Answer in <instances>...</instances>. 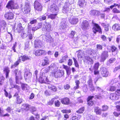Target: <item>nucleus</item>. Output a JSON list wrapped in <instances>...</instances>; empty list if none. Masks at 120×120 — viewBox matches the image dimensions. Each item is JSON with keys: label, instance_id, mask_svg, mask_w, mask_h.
<instances>
[{"label": "nucleus", "instance_id": "1", "mask_svg": "<svg viewBox=\"0 0 120 120\" xmlns=\"http://www.w3.org/2000/svg\"><path fill=\"white\" fill-rule=\"evenodd\" d=\"M30 59V58L28 56L25 55L21 56L19 57L18 60L16 61L14 64H12L11 66V68H12L16 67L21 62V60L23 61H24L27 60H29Z\"/></svg>", "mask_w": 120, "mask_h": 120}, {"label": "nucleus", "instance_id": "2", "mask_svg": "<svg viewBox=\"0 0 120 120\" xmlns=\"http://www.w3.org/2000/svg\"><path fill=\"white\" fill-rule=\"evenodd\" d=\"M96 90V91L99 92L100 93L98 95H95V99H101L104 97V96L103 95L104 92L103 89H101L100 87L98 86H95Z\"/></svg>", "mask_w": 120, "mask_h": 120}, {"label": "nucleus", "instance_id": "3", "mask_svg": "<svg viewBox=\"0 0 120 120\" xmlns=\"http://www.w3.org/2000/svg\"><path fill=\"white\" fill-rule=\"evenodd\" d=\"M6 7L8 9L12 10L14 9H17L18 6L17 4H15L14 1L11 0L9 1L6 6Z\"/></svg>", "mask_w": 120, "mask_h": 120}, {"label": "nucleus", "instance_id": "4", "mask_svg": "<svg viewBox=\"0 0 120 120\" xmlns=\"http://www.w3.org/2000/svg\"><path fill=\"white\" fill-rule=\"evenodd\" d=\"M20 7L21 10L24 13L27 14L30 12V8L29 3H26L24 8L22 7V5H21Z\"/></svg>", "mask_w": 120, "mask_h": 120}, {"label": "nucleus", "instance_id": "5", "mask_svg": "<svg viewBox=\"0 0 120 120\" xmlns=\"http://www.w3.org/2000/svg\"><path fill=\"white\" fill-rule=\"evenodd\" d=\"M14 72L15 76L16 83L18 84L19 80L22 79L21 72L20 71H18V70L16 69L14 71Z\"/></svg>", "mask_w": 120, "mask_h": 120}, {"label": "nucleus", "instance_id": "6", "mask_svg": "<svg viewBox=\"0 0 120 120\" xmlns=\"http://www.w3.org/2000/svg\"><path fill=\"white\" fill-rule=\"evenodd\" d=\"M57 68H58L56 66V65L52 63L49 66L45 68L44 71V72L47 73L49 71L50 69H51L52 72L53 71H56Z\"/></svg>", "mask_w": 120, "mask_h": 120}, {"label": "nucleus", "instance_id": "7", "mask_svg": "<svg viewBox=\"0 0 120 120\" xmlns=\"http://www.w3.org/2000/svg\"><path fill=\"white\" fill-rule=\"evenodd\" d=\"M51 25L50 23L45 22L44 23L42 30L47 32H49L51 30Z\"/></svg>", "mask_w": 120, "mask_h": 120}, {"label": "nucleus", "instance_id": "8", "mask_svg": "<svg viewBox=\"0 0 120 120\" xmlns=\"http://www.w3.org/2000/svg\"><path fill=\"white\" fill-rule=\"evenodd\" d=\"M68 27V21L66 19H63L61 21L60 27L62 29L67 28Z\"/></svg>", "mask_w": 120, "mask_h": 120}, {"label": "nucleus", "instance_id": "9", "mask_svg": "<svg viewBox=\"0 0 120 120\" xmlns=\"http://www.w3.org/2000/svg\"><path fill=\"white\" fill-rule=\"evenodd\" d=\"M81 28L83 30H85L89 29L90 25L88 21L86 20H84L81 25Z\"/></svg>", "mask_w": 120, "mask_h": 120}, {"label": "nucleus", "instance_id": "10", "mask_svg": "<svg viewBox=\"0 0 120 120\" xmlns=\"http://www.w3.org/2000/svg\"><path fill=\"white\" fill-rule=\"evenodd\" d=\"M92 22L93 24V27L92 29L93 31L94 34H96L97 32H98L100 33L101 32V29L100 26L97 24L93 23Z\"/></svg>", "mask_w": 120, "mask_h": 120}, {"label": "nucleus", "instance_id": "11", "mask_svg": "<svg viewBox=\"0 0 120 120\" xmlns=\"http://www.w3.org/2000/svg\"><path fill=\"white\" fill-rule=\"evenodd\" d=\"M34 4V7L35 10L39 11L42 10V6L40 3L37 1L36 0Z\"/></svg>", "mask_w": 120, "mask_h": 120}, {"label": "nucleus", "instance_id": "12", "mask_svg": "<svg viewBox=\"0 0 120 120\" xmlns=\"http://www.w3.org/2000/svg\"><path fill=\"white\" fill-rule=\"evenodd\" d=\"M52 72L54 73L55 77L56 78L60 77L64 74V71L62 70L58 71L57 70L56 71H53Z\"/></svg>", "mask_w": 120, "mask_h": 120}, {"label": "nucleus", "instance_id": "13", "mask_svg": "<svg viewBox=\"0 0 120 120\" xmlns=\"http://www.w3.org/2000/svg\"><path fill=\"white\" fill-rule=\"evenodd\" d=\"M34 45V47L36 48H40L43 46L42 42L38 39H36L35 40Z\"/></svg>", "mask_w": 120, "mask_h": 120}, {"label": "nucleus", "instance_id": "14", "mask_svg": "<svg viewBox=\"0 0 120 120\" xmlns=\"http://www.w3.org/2000/svg\"><path fill=\"white\" fill-rule=\"evenodd\" d=\"M50 11L51 12L55 13H58L59 11L58 7L55 4H53L51 5Z\"/></svg>", "mask_w": 120, "mask_h": 120}, {"label": "nucleus", "instance_id": "15", "mask_svg": "<svg viewBox=\"0 0 120 120\" xmlns=\"http://www.w3.org/2000/svg\"><path fill=\"white\" fill-rule=\"evenodd\" d=\"M5 18L7 20L12 19L14 18V15L13 13L11 12H7L4 15Z\"/></svg>", "mask_w": 120, "mask_h": 120}, {"label": "nucleus", "instance_id": "16", "mask_svg": "<svg viewBox=\"0 0 120 120\" xmlns=\"http://www.w3.org/2000/svg\"><path fill=\"white\" fill-rule=\"evenodd\" d=\"M46 52L45 50L42 49L36 50L35 52V54L37 56H39L46 54Z\"/></svg>", "mask_w": 120, "mask_h": 120}, {"label": "nucleus", "instance_id": "17", "mask_svg": "<svg viewBox=\"0 0 120 120\" xmlns=\"http://www.w3.org/2000/svg\"><path fill=\"white\" fill-rule=\"evenodd\" d=\"M68 4L69 5V3H66L64 6L63 7L62 9V12L64 13H65L69 12L70 10V8L69 6H68Z\"/></svg>", "mask_w": 120, "mask_h": 120}, {"label": "nucleus", "instance_id": "18", "mask_svg": "<svg viewBox=\"0 0 120 120\" xmlns=\"http://www.w3.org/2000/svg\"><path fill=\"white\" fill-rule=\"evenodd\" d=\"M69 21L72 24H76L78 22V18L75 17H74L71 18L69 20Z\"/></svg>", "mask_w": 120, "mask_h": 120}, {"label": "nucleus", "instance_id": "19", "mask_svg": "<svg viewBox=\"0 0 120 120\" xmlns=\"http://www.w3.org/2000/svg\"><path fill=\"white\" fill-rule=\"evenodd\" d=\"M90 14L91 15L98 16L100 15V12L95 10H91L90 12Z\"/></svg>", "mask_w": 120, "mask_h": 120}, {"label": "nucleus", "instance_id": "20", "mask_svg": "<svg viewBox=\"0 0 120 120\" xmlns=\"http://www.w3.org/2000/svg\"><path fill=\"white\" fill-rule=\"evenodd\" d=\"M109 98L112 100H117L118 99V97L115 93H111L110 95Z\"/></svg>", "mask_w": 120, "mask_h": 120}, {"label": "nucleus", "instance_id": "21", "mask_svg": "<svg viewBox=\"0 0 120 120\" xmlns=\"http://www.w3.org/2000/svg\"><path fill=\"white\" fill-rule=\"evenodd\" d=\"M95 96H90L88 97L87 101L88 102V104L89 105H92L94 104V102L92 101H90V100H92L93 98H95Z\"/></svg>", "mask_w": 120, "mask_h": 120}, {"label": "nucleus", "instance_id": "22", "mask_svg": "<svg viewBox=\"0 0 120 120\" xmlns=\"http://www.w3.org/2000/svg\"><path fill=\"white\" fill-rule=\"evenodd\" d=\"M4 73L6 75V78H7L9 77V74L10 72V70L9 68L7 67H5L4 69Z\"/></svg>", "mask_w": 120, "mask_h": 120}, {"label": "nucleus", "instance_id": "23", "mask_svg": "<svg viewBox=\"0 0 120 120\" xmlns=\"http://www.w3.org/2000/svg\"><path fill=\"white\" fill-rule=\"evenodd\" d=\"M107 49L108 51L111 52V51L112 52H113L116 51L117 50V48L114 45H112L111 47H108Z\"/></svg>", "mask_w": 120, "mask_h": 120}, {"label": "nucleus", "instance_id": "24", "mask_svg": "<svg viewBox=\"0 0 120 120\" xmlns=\"http://www.w3.org/2000/svg\"><path fill=\"white\" fill-rule=\"evenodd\" d=\"M69 101V99L67 97L62 99L61 101V102L63 104L65 105L68 104Z\"/></svg>", "mask_w": 120, "mask_h": 120}, {"label": "nucleus", "instance_id": "25", "mask_svg": "<svg viewBox=\"0 0 120 120\" xmlns=\"http://www.w3.org/2000/svg\"><path fill=\"white\" fill-rule=\"evenodd\" d=\"M24 29V28L22 26V24L20 23L17 25L16 28V30L19 33L22 31Z\"/></svg>", "mask_w": 120, "mask_h": 120}, {"label": "nucleus", "instance_id": "26", "mask_svg": "<svg viewBox=\"0 0 120 120\" xmlns=\"http://www.w3.org/2000/svg\"><path fill=\"white\" fill-rule=\"evenodd\" d=\"M37 22V20L36 19H33L30 21V23H29L28 25V28L30 30L32 27V24H35Z\"/></svg>", "mask_w": 120, "mask_h": 120}, {"label": "nucleus", "instance_id": "27", "mask_svg": "<svg viewBox=\"0 0 120 120\" xmlns=\"http://www.w3.org/2000/svg\"><path fill=\"white\" fill-rule=\"evenodd\" d=\"M49 61L48 58L45 57L43 60L41 65L42 66H44L48 64L49 63Z\"/></svg>", "mask_w": 120, "mask_h": 120}, {"label": "nucleus", "instance_id": "28", "mask_svg": "<svg viewBox=\"0 0 120 120\" xmlns=\"http://www.w3.org/2000/svg\"><path fill=\"white\" fill-rule=\"evenodd\" d=\"M30 106V105L27 104H23L21 108L22 109L27 111L29 110Z\"/></svg>", "mask_w": 120, "mask_h": 120}, {"label": "nucleus", "instance_id": "29", "mask_svg": "<svg viewBox=\"0 0 120 120\" xmlns=\"http://www.w3.org/2000/svg\"><path fill=\"white\" fill-rule=\"evenodd\" d=\"M0 25L1 28H2L3 29H5L6 26V22L4 20H2L0 22Z\"/></svg>", "mask_w": 120, "mask_h": 120}, {"label": "nucleus", "instance_id": "30", "mask_svg": "<svg viewBox=\"0 0 120 120\" xmlns=\"http://www.w3.org/2000/svg\"><path fill=\"white\" fill-rule=\"evenodd\" d=\"M21 87L22 89L23 90H28L29 89V86L26 84H22Z\"/></svg>", "mask_w": 120, "mask_h": 120}, {"label": "nucleus", "instance_id": "31", "mask_svg": "<svg viewBox=\"0 0 120 120\" xmlns=\"http://www.w3.org/2000/svg\"><path fill=\"white\" fill-rule=\"evenodd\" d=\"M94 111L97 114L100 115L101 114V110L99 107H95Z\"/></svg>", "mask_w": 120, "mask_h": 120}, {"label": "nucleus", "instance_id": "32", "mask_svg": "<svg viewBox=\"0 0 120 120\" xmlns=\"http://www.w3.org/2000/svg\"><path fill=\"white\" fill-rule=\"evenodd\" d=\"M112 28L115 31L120 30V25L117 24H115L112 26Z\"/></svg>", "mask_w": 120, "mask_h": 120}, {"label": "nucleus", "instance_id": "33", "mask_svg": "<svg viewBox=\"0 0 120 120\" xmlns=\"http://www.w3.org/2000/svg\"><path fill=\"white\" fill-rule=\"evenodd\" d=\"M48 88L53 91H56L57 90V88L55 86L51 84L48 86Z\"/></svg>", "mask_w": 120, "mask_h": 120}, {"label": "nucleus", "instance_id": "34", "mask_svg": "<svg viewBox=\"0 0 120 120\" xmlns=\"http://www.w3.org/2000/svg\"><path fill=\"white\" fill-rule=\"evenodd\" d=\"M45 39L47 42H50L51 41V37L49 36V34H47L45 35Z\"/></svg>", "mask_w": 120, "mask_h": 120}, {"label": "nucleus", "instance_id": "35", "mask_svg": "<svg viewBox=\"0 0 120 120\" xmlns=\"http://www.w3.org/2000/svg\"><path fill=\"white\" fill-rule=\"evenodd\" d=\"M85 58L87 60L88 63L89 64H93L94 63L93 60L90 57L87 56L85 57Z\"/></svg>", "mask_w": 120, "mask_h": 120}, {"label": "nucleus", "instance_id": "36", "mask_svg": "<svg viewBox=\"0 0 120 120\" xmlns=\"http://www.w3.org/2000/svg\"><path fill=\"white\" fill-rule=\"evenodd\" d=\"M31 74L30 73H26L24 76L25 79L26 80V79H29L31 78Z\"/></svg>", "mask_w": 120, "mask_h": 120}, {"label": "nucleus", "instance_id": "37", "mask_svg": "<svg viewBox=\"0 0 120 120\" xmlns=\"http://www.w3.org/2000/svg\"><path fill=\"white\" fill-rule=\"evenodd\" d=\"M68 57L67 55L64 56L63 57L62 59L59 61L60 62L62 63L67 61L68 59Z\"/></svg>", "mask_w": 120, "mask_h": 120}, {"label": "nucleus", "instance_id": "38", "mask_svg": "<svg viewBox=\"0 0 120 120\" xmlns=\"http://www.w3.org/2000/svg\"><path fill=\"white\" fill-rule=\"evenodd\" d=\"M57 14L55 13V14H51L48 15V17L49 18H50L53 19H55Z\"/></svg>", "mask_w": 120, "mask_h": 120}, {"label": "nucleus", "instance_id": "39", "mask_svg": "<svg viewBox=\"0 0 120 120\" xmlns=\"http://www.w3.org/2000/svg\"><path fill=\"white\" fill-rule=\"evenodd\" d=\"M99 66V62H97L95 64L93 67V69L94 70H98Z\"/></svg>", "mask_w": 120, "mask_h": 120}, {"label": "nucleus", "instance_id": "40", "mask_svg": "<svg viewBox=\"0 0 120 120\" xmlns=\"http://www.w3.org/2000/svg\"><path fill=\"white\" fill-rule=\"evenodd\" d=\"M85 0H79L78 4L79 6L81 7L83 6Z\"/></svg>", "mask_w": 120, "mask_h": 120}, {"label": "nucleus", "instance_id": "41", "mask_svg": "<svg viewBox=\"0 0 120 120\" xmlns=\"http://www.w3.org/2000/svg\"><path fill=\"white\" fill-rule=\"evenodd\" d=\"M73 59L74 61V63L75 67L78 68H79V65L76 59L73 57Z\"/></svg>", "mask_w": 120, "mask_h": 120}, {"label": "nucleus", "instance_id": "42", "mask_svg": "<svg viewBox=\"0 0 120 120\" xmlns=\"http://www.w3.org/2000/svg\"><path fill=\"white\" fill-rule=\"evenodd\" d=\"M45 79L44 78L40 77L39 78L38 81L39 82L41 83H43L46 82V81L45 80Z\"/></svg>", "mask_w": 120, "mask_h": 120}, {"label": "nucleus", "instance_id": "43", "mask_svg": "<svg viewBox=\"0 0 120 120\" xmlns=\"http://www.w3.org/2000/svg\"><path fill=\"white\" fill-rule=\"evenodd\" d=\"M23 100L20 98H19V97L18 98H16V104H20L22 102Z\"/></svg>", "mask_w": 120, "mask_h": 120}, {"label": "nucleus", "instance_id": "44", "mask_svg": "<svg viewBox=\"0 0 120 120\" xmlns=\"http://www.w3.org/2000/svg\"><path fill=\"white\" fill-rule=\"evenodd\" d=\"M105 60V53L104 52L101 55L100 61L101 62H104Z\"/></svg>", "mask_w": 120, "mask_h": 120}, {"label": "nucleus", "instance_id": "45", "mask_svg": "<svg viewBox=\"0 0 120 120\" xmlns=\"http://www.w3.org/2000/svg\"><path fill=\"white\" fill-rule=\"evenodd\" d=\"M105 68L101 67V68L100 71L101 73V74L103 75V76H105Z\"/></svg>", "mask_w": 120, "mask_h": 120}, {"label": "nucleus", "instance_id": "46", "mask_svg": "<svg viewBox=\"0 0 120 120\" xmlns=\"http://www.w3.org/2000/svg\"><path fill=\"white\" fill-rule=\"evenodd\" d=\"M85 108L82 107L80 109L76 111V112L79 113H82L84 111Z\"/></svg>", "mask_w": 120, "mask_h": 120}, {"label": "nucleus", "instance_id": "47", "mask_svg": "<svg viewBox=\"0 0 120 120\" xmlns=\"http://www.w3.org/2000/svg\"><path fill=\"white\" fill-rule=\"evenodd\" d=\"M117 7L118 8H119L120 7V4H116V3H114V4L113 5H112L110 6V8L111 9H112L113 8Z\"/></svg>", "mask_w": 120, "mask_h": 120}, {"label": "nucleus", "instance_id": "48", "mask_svg": "<svg viewBox=\"0 0 120 120\" xmlns=\"http://www.w3.org/2000/svg\"><path fill=\"white\" fill-rule=\"evenodd\" d=\"M75 33V31H72L70 34H69V36L71 38H73L74 37Z\"/></svg>", "mask_w": 120, "mask_h": 120}, {"label": "nucleus", "instance_id": "49", "mask_svg": "<svg viewBox=\"0 0 120 120\" xmlns=\"http://www.w3.org/2000/svg\"><path fill=\"white\" fill-rule=\"evenodd\" d=\"M46 14L41 16L39 18V20L40 21H42L46 19V16L45 15Z\"/></svg>", "mask_w": 120, "mask_h": 120}, {"label": "nucleus", "instance_id": "50", "mask_svg": "<svg viewBox=\"0 0 120 120\" xmlns=\"http://www.w3.org/2000/svg\"><path fill=\"white\" fill-rule=\"evenodd\" d=\"M55 99V98L52 99L51 100L48 102L47 104L50 105H52Z\"/></svg>", "mask_w": 120, "mask_h": 120}, {"label": "nucleus", "instance_id": "51", "mask_svg": "<svg viewBox=\"0 0 120 120\" xmlns=\"http://www.w3.org/2000/svg\"><path fill=\"white\" fill-rule=\"evenodd\" d=\"M113 12L114 13H120V10H118L116 8H113L112 10Z\"/></svg>", "mask_w": 120, "mask_h": 120}, {"label": "nucleus", "instance_id": "52", "mask_svg": "<svg viewBox=\"0 0 120 120\" xmlns=\"http://www.w3.org/2000/svg\"><path fill=\"white\" fill-rule=\"evenodd\" d=\"M90 90L91 91L95 90V88L93 84L88 85Z\"/></svg>", "mask_w": 120, "mask_h": 120}, {"label": "nucleus", "instance_id": "53", "mask_svg": "<svg viewBox=\"0 0 120 120\" xmlns=\"http://www.w3.org/2000/svg\"><path fill=\"white\" fill-rule=\"evenodd\" d=\"M83 56V53L82 52H79L78 54V57L79 59H81Z\"/></svg>", "mask_w": 120, "mask_h": 120}, {"label": "nucleus", "instance_id": "54", "mask_svg": "<svg viewBox=\"0 0 120 120\" xmlns=\"http://www.w3.org/2000/svg\"><path fill=\"white\" fill-rule=\"evenodd\" d=\"M116 58H110L108 61V62L110 63H111L114 62L116 61Z\"/></svg>", "mask_w": 120, "mask_h": 120}, {"label": "nucleus", "instance_id": "55", "mask_svg": "<svg viewBox=\"0 0 120 120\" xmlns=\"http://www.w3.org/2000/svg\"><path fill=\"white\" fill-rule=\"evenodd\" d=\"M116 90V88L114 86H111L110 87L109 90V91H110L112 92Z\"/></svg>", "mask_w": 120, "mask_h": 120}, {"label": "nucleus", "instance_id": "56", "mask_svg": "<svg viewBox=\"0 0 120 120\" xmlns=\"http://www.w3.org/2000/svg\"><path fill=\"white\" fill-rule=\"evenodd\" d=\"M30 49V47H29V45L28 44H26L24 47V49L26 51H28Z\"/></svg>", "mask_w": 120, "mask_h": 120}, {"label": "nucleus", "instance_id": "57", "mask_svg": "<svg viewBox=\"0 0 120 120\" xmlns=\"http://www.w3.org/2000/svg\"><path fill=\"white\" fill-rule=\"evenodd\" d=\"M104 12H102V11H101V12H100V15H101V17L102 18H104L105 16V10H104Z\"/></svg>", "mask_w": 120, "mask_h": 120}, {"label": "nucleus", "instance_id": "58", "mask_svg": "<svg viewBox=\"0 0 120 120\" xmlns=\"http://www.w3.org/2000/svg\"><path fill=\"white\" fill-rule=\"evenodd\" d=\"M88 85H90L92 84V80L91 78L90 77L88 80Z\"/></svg>", "mask_w": 120, "mask_h": 120}, {"label": "nucleus", "instance_id": "59", "mask_svg": "<svg viewBox=\"0 0 120 120\" xmlns=\"http://www.w3.org/2000/svg\"><path fill=\"white\" fill-rule=\"evenodd\" d=\"M55 103L56 106L57 107H59L60 104V102L58 100L55 101Z\"/></svg>", "mask_w": 120, "mask_h": 120}, {"label": "nucleus", "instance_id": "60", "mask_svg": "<svg viewBox=\"0 0 120 120\" xmlns=\"http://www.w3.org/2000/svg\"><path fill=\"white\" fill-rule=\"evenodd\" d=\"M4 78L2 76L0 78V85H2L4 81Z\"/></svg>", "mask_w": 120, "mask_h": 120}, {"label": "nucleus", "instance_id": "61", "mask_svg": "<svg viewBox=\"0 0 120 120\" xmlns=\"http://www.w3.org/2000/svg\"><path fill=\"white\" fill-rule=\"evenodd\" d=\"M113 114L115 116L117 117L120 115V113H118L116 112H113Z\"/></svg>", "mask_w": 120, "mask_h": 120}, {"label": "nucleus", "instance_id": "62", "mask_svg": "<svg viewBox=\"0 0 120 120\" xmlns=\"http://www.w3.org/2000/svg\"><path fill=\"white\" fill-rule=\"evenodd\" d=\"M72 60L71 59H69L68 60V64L69 66H71L72 64Z\"/></svg>", "mask_w": 120, "mask_h": 120}, {"label": "nucleus", "instance_id": "63", "mask_svg": "<svg viewBox=\"0 0 120 120\" xmlns=\"http://www.w3.org/2000/svg\"><path fill=\"white\" fill-rule=\"evenodd\" d=\"M34 97V95L33 93L31 94V95H30L29 98V99L31 100L33 99Z\"/></svg>", "mask_w": 120, "mask_h": 120}, {"label": "nucleus", "instance_id": "64", "mask_svg": "<svg viewBox=\"0 0 120 120\" xmlns=\"http://www.w3.org/2000/svg\"><path fill=\"white\" fill-rule=\"evenodd\" d=\"M115 93L118 96H118L120 95V89L117 90L116 91Z\"/></svg>", "mask_w": 120, "mask_h": 120}]
</instances>
